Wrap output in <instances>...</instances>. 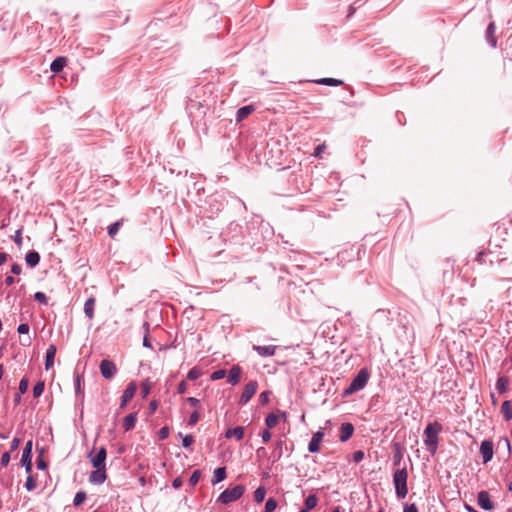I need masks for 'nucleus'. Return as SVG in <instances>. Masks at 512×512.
I'll return each mask as SVG.
<instances>
[{
	"instance_id": "f257e3e1",
	"label": "nucleus",
	"mask_w": 512,
	"mask_h": 512,
	"mask_svg": "<svg viewBox=\"0 0 512 512\" xmlns=\"http://www.w3.org/2000/svg\"><path fill=\"white\" fill-rule=\"evenodd\" d=\"M442 431V425L438 422L429 423L423 432V442L427 451L434 456L438 449L439 433Z\"/></svg>"
},
{
	"instance_id": "f03ea898",
	"label": "nucleus",
	"mask_w": 512,
	"mask_h": 512,
	"mask_svg": "<svg viewBox=\"0 0 512 512\" xmlns=\"http://www.w3.org/2000/svg\"><path fill=\"white\" fill-rule=\"evenodd\" d=\"M407 478H408V472L405 467L401 468V469H397L393 473V484L395 487V493L399 499L405 498L408 493Z\"/></svg>"
},
{
	"instance_id": "7ed1b4c3",
	"label": "nucleus",
	"mask_w": 512,
	"mask_h": 512,
	"mask_svg": "<svg viewBox=\"0 0 512 512\" xmlns=\"http://www.w3.org/2000/svg\"><path fill=\"white\" fill-rule=\"evenodd\" d=\"M369 380V372L366 368H362L352 379L349 386L343 391V396L347 397L362 390Z\"/></svg>"
},
{
	"instance_id": "20e7f679",
	"label": "nucleus",
	"mask_w": 512,
	"mask_h": 512,
	"mask_svg": "<svg viewBox=\"0 0 512 512\" xmlns=\"http://www.w3.org/2000/svg\"><path fill=\"white\" fill-rule=\"evenodd\" d=\"M244 491L245 488L243 485H236L233 488H227L219 495L217 502L226 505L237 501L242 497Z\"/></svg>"
},
{
	"instance_id": "39448f33",
	"label": "nucleus",
	"mask_w": 512,
	"mask_h": 512,
	"mask_svg": "<svg viewBox=\"0 0 512 512\" xmlns=\"http://www.w3.org/2000/svg\"><path fill=\"white\" fill-rule=\"evenodd\" d=\"M32 448L33 442L29 440L22 451L21 465L25 468L26 473H31L32 471Z\"/></svg>"
},
{
	"instance_id": "423d86ee",
	"label": "nucleus",
	"mask_w": 512,
	"mask_h": 512,
	"mask_svg": "<svg viewBox=\"0 0 512 512\" xmlns=\"http://www.w3.org/2000/svg\"><path fill=\"white\" fill-rule=\"evenodd\" d=\"M99 368L102 377L105 379H112L117 372L114 362L108 359H103L100 362Z\"/></svg>"
},
{
	"instance_id": "0eeeda50",
	"label": "nucleus",
	"mask_w": 512,
	"mask_h": 512,
	"mask_svg": "<svg viewBox=\"0 0 512 512\" xmlns=\"http://www.w3.org/2000/svg\"><path fill=\"white\" fill-rule=\"evenodd\" d=\"M257 387H258L257 381L248 382L245 385L244 390L240 396L239 404H241V405L247 404L250 401V399L254 396V394L256 393Z\"/></svg>"
},
{
	"instance_id": "6e6552de",
	"label": "nucleus",
	"mask_w": 512,
	"mask_h": 512,
	"mask_svg": "<svg viewBox=\"0 0 512 512\" xmlns=\"http://www.w3.org/2000/svg\"><path fill=\"white\" fill-rule=\"evenodd\" d=\"M477 504L485 511H491L494 509V503L491 501L490 494L486 490H481L477 494Z\"/></svg>"
},
{
	"instance_id": "1a4fd4ad",
	"label": "nucleus",
	"mask_w": 512,
	"mask_h": 512,
	"mask_svg": "<svg viewBox=\"0 0 512 512\" xmlns=\"http://www.w3.org/2000/svg\"><path fill=\"white\" fill-rule=\"evenodd\" d=\"M480 454L483 463L486 464L493 458V442L491 440H483L480 445Z\"/></svg>"
},
{
	"instance_id": "9d476101",
	"label": "nucleus",
	"mask_w": 512,
	"mask_h": 512,
	"mask_svg": "<svg viewBox=\"0 0 512 512\" xmlns=\"http://www.w3.org/2000/svg\"><path fill=\"white\" fill-rule=\"evenodd\" d=\"M96 470L89 475V482L94 485H100L107 479L105 467H94Z\"/></svg>"
},
{
	"instance_id": "9b49d317",
	"label": "nucleus",
	"mask_w": 512,
	"mask_h": 512,
	"mask_svg": "<svg viewBox=\"0 0 512 512\" xmlns=\"http://www.w3.org/2000/svg\"><path fill=\"white\" fill-rule=\"evenodd\" d=\"M324 438V432L322 429H319L315 432L308 444V451L310 453H317L320 450V444Z\"/></svg>"
},
{
	"instance_id": "f8f14e48",
	"label": "nucleus",
	"mask_w": 512,
	"mask_h": 512,
	"mask_svg": "<svg viewBox=\"0 0 512 512\" xmlns=\"http://www.w3.org/2000/svg\"><path fill=\"white\" fill-rule=\"evenodd\" d=\"M107 451L104 446L100 447L95 455L91 457L93 467H105Z\"/></svg>"
},
{
	"instance_id": "ddd939ff",
	"label": "nucleus",
	"mask_w": 512,
	"mask_h": 512,
	"mask_svg": "<svg viewBox=\"0 0 512 512\" xmlns=\"http://www.w3.org/2000/svg\"><path fill=\"white\" fill-rule=\"evenodd\" d=\"M136 389L137 386L135 382H131L128 384V386L126 387L122 394L120 408H124L127 405V403L134 397Z\"/></svg>"
},
{
	"instance_id": "4468645a",
	"label": "nucleus",
	"mask_w": 512,
	"mask_h": 512,
	"mask_svg": "<svg viewBox=\"0 0 512 512\" xmlns=\"http://www.w3.org/2000/svg\"><path fill=\"white\" fill-rule=\"evenodd\" d=\"M353 432H354V426L351 423H349V422L342 423L340 426V435H339L340 441L341 442L348 441L351 438V436L353 435Z\"/></svg>"
},
{
	"instance_id": "2eb2a0df",
	"label": "nucleus",
	"mask_w": 512,
	"mask_h": 512,
	"mask_svg": "<svg viewBox=\"0 0 512 512\" xmlns=\"http://www.w3.org/2000/svg\"><path fill=\"white\" fill-rule=\"evenodd\" d=\"M277 346L275 345H267V346H260V345H254L253 350L257 352V354L261 357H269L273 356L276 352Z\"/></svg>"
},
{
	"instance_id": "dca6fc26",
	"label": "nucleus",
	"mask_w": 512,
	"mask_h": 512,
	"mask_svg": "<svg viewBox=\"0 0 512 512\" xmlns=\"http://www.w3.org/2000/svg\"><path fill=\"white\" fill-rule=\"evenodd\" d=\"M57 352V348L54 344L49 345V347L46 350L45 355V369L49 370L54 365L55 355Z\"/></svg>"
},
{
	"instance_id": "f3484780",
	"label": "nucleus",
	"mask_w": 512,
	"mask_h": 512,
	"mask_svg": "<svg viewBox=\"0 0 512 512\" xmlns=\"http://www.w3.org/2000/svg\"><path fill=\"white\" fill-rule=\"evenodd\" d=\"M495 30H496L495 24H494V22H491V23H489V25L487 27L486 35H485L487 43L493 48H495L497 46Z\"/></svg>"
},
{
	"instance_id": "a211bd4d",
	"label": "nucleus",
	"mask_w": 512,
	"mask_h": 512,
	"mask_svg": "<svg viewBox=\"0 0 512 512\" xmlns=\"http://www.w3.org/2000/svg\"><path fill=\"white\" fill-rule=\"evenodd\" d=\"M83 380V375L80 374H77L74 379L75 395L80 400L81 403H83L84 400V390L82 388Z\"/></svg>"
},
{
	"instance_id": "6ab92c4d",
	"label": "nucleus",
	"mask_w": 512,
	"mask_h": 512,
	"mask_svg": "<svg viewBox=\"0 0 512 512\" xmlns=\"http://www.w3.org/2000/svg\"><path fill=\"white\" fill-rule=\"evenodd\" d=\"M240 375H241V368L238 365L232 366L228 373L227 382L231 385L238 384Z\"/></svg>"
},
{
	"instance_id": "aec40b11",
	"label": "nucleus",
	"mask_w": 512,
	"mask_h": 512,
	"mask_svg": "<svg viewBox=\"0 0 512 512\" xmlns=\"http://www.w3.org/2000/svg\"><path fill=\"white\" fill-rule=\"evenodd\" d=\"M226 438H232L235 437L237 441H240L244 437V427L242 426H236L233 428H229L225 432Z\"/></svg>"
},
{
	"instance_id": "412c9836",
	"label": "nucleus",
	"mask_w": 512,
	"mask_h": 512,
	"mask_svg": "<svg viewBox=\"0 0 512 512\" xmlns=\"http://www.w3.org/2000/svg\"><path fill=\"white\" fill-rule=\"evenodd\" d=\"M25 262L31 268L36 267L40 262V254L35 250L29 251L25 256Z\"/></svg>"
},
{
	"instance_id": "4be33fe9",
	"label": "nucleus",
	"mask_w": 512,
	"mask_h": 512,
	"mask_svg": "<svg viewBox=\"0 0 512 512\" xmlns=\"http://www.w3.org/2000/svg\"><path fill=\"white\" fill-rule=\"evenodd\" d=\"M94 306L95 298L91 296L84 303V314L90 320L94 318Z\"/></svg>"
},
{
	"instance_id": "5701e85b",
	"label": "nucleus",
	"mask_w": 512,
	"mask_h": 512,
	"mask_svg": "<svg viewBox=\"0 0 512 512\" xmlns=\"http://www.w3.org/2000/svg\"><path fill=\"white\" fill-rule=\"evenodd\" d=\"M255 110L254 106L247 105L238 109L236 113V121L241 122L247 118Z\"/></svg>"
},
{
	"instance_id": "b1692460",
	"label": "nucleus",
	"mask_w": 512,
	"mask_h": 512,
	"mask_svg": "<svg viewBox=\"0 0 512 512\" xmlns=\"http://www.w3.org/2000/svg\"><path fill=\"white\" fill-rule=\"evenodd\" d=\"M67 59L65 57H57L54 59L50 65V69L54 73H58L63 70L66 66Z\"/></svg>"
},
{
	"instance_id": "393cba45",
	"label": "nucleus",
	"mask_w": 512,
	"mask_h": 512,
	"mask_svg": "<svg viewBox=\"0 0 512 512\" xmlns=\"http://www.w3.org/2000/svg\"><path fill=\"white\" fill-rule=\"evenodd\" d=\"M137 421L136 413H130L123 419V428L125 431H130L135 427Z\"/></svg>"
},
{
	"instance_id": "a878e982",
	"label": "nucleus",
	"mask_w": 512,
	"mask_h": 512,
	"mask_svg": "<svg viewBox=\"0 0 512 512\" xmlns=\"http://www.w3.org/2000/svg\"><path fill=\"white\" fill-rule=\"evenodd\" d=\"M284 446H286V445H285V441H283V440H278L275 443V447L272 452L273 462L278 461L282 457ZM285 449L287 450V447H285Z\"/></svg>"
},
{
	"instance_id": "bb28decb",
	"label": "nucleus",
	"mask_w": 512,
	"mask_h": 512,
	"mask_svg": "<svg viewBox=\"0 0 512 512\" xmlns=\"http://www.w3.org/2000/svg\"><path fill=\"white\" fill-rule=\"evenodd\" d=\"M501 413L506 421L512 419V403L509 400H505L501 405Z\"/></svg>"
},
{
	"instance_id": "cd10ccee",
	"label": "nucleus",
	"mask_w": 512,
	"mask_h": 512,
	"mask_svg": "<svg viewBox=\"0 0 512 512\" xmlns=\"http://www.w3.org/2000/svg\"><path fill=\"white\" fill-rule=\"evenodd\" d=\"M227 476L226 468L225 467H218L214 470L212 484H218L222 482Z\"/></svg>"
},
{
	"instance_id": "c85d7f7f",
	"label": "nucleus",
	"mask_w": 512,
	"mask_h": 512,
	"mask_svg": "<svg viewBox=\"0 0 512 512\" xmlns=\"http://www.w3.org/2000/svg\"><path fill=\"white\" fill-rule=\"evenodd\" d=\"M509 385V379L506 376H500L496 382V389L500 394L507 391Z\"/></svg>"
},
{
	"instance_id": "c756f323",
	"label": "nucleus",
	"mask_w": 512,
	"mask_h": 512,
	"mask_svg": "<svg viewBox=\"0 0 512 512\" xmlns=\"http://www.w3.org/2000/svg\"><path fill=\"white\" fill-rule=\"evenodd\" d=\"M317 503H318L317 496L315 494L309 495L305 499V509L304 510H307V512H308L309 510L314 509L317 506Z\"/></svg>"
},
{
	"instance_id": "7c9ffc66",
	"label": "nucleus",
	"mask_w": 512,
	"mask_h": 512,
	"mask_svg": "<svg viewBox=\"0 0 512 512\" xmlns=\"http://www.w3.org/2000/svg\"><path fill=\"white\" fill-rule=\"evenodd\" d=\"M316 83L329 86H339L342 84V81L335 78H322L317 80Z\"/></svg>"
},
{
	"instance_id": "2f4dec72",
	"label": "nucleus",
	"mask_w": 512,
	"mask_h": 512,
	"mask_svg": "<svg viewBox=\"0 0 512 512\" xmlns=\"http://www.w3.org/2000/svg\"><path fill=\"white\" fill-rule=\"evenodd\" d=\"M86 493L84 491H78L73 499V505L74 506H80L85 500H86Z\"/></svg>"
},
{
	"instance_id": "473e14b6",
	"label": "nucleus",
	"mask_w": 512,
	"mask_h": 512,
	"mask_svg": "<svg viewBox=\"0 0 512 512\" xmlns=\"http://www.w3.org/2000/svg\"><path fill=\"white\" fill-rule=\"evenodd\" d=\"M278 502L275 498L270 497L267 499L265 503V510L266 512H274V510L277 508Z\"/></svg>"
},
{
	"instance_id": "72a5a7b5",
	"label": "nucleus",
	"mask_w": 512,
	"mask_h": 512,
	"mask_svg": "<svg viewBox=\"0 0 512 512\" xmlns=\"http://www.w3.org/2000/svg\"><path fill=\"white\" fill-rule=\"evenodd\" d=\"M44 388H45V383L43 381L37 382L33 387V396L35 398L40 397L44 392Z\"/></svg>"
},
{
	"instance_id": "f704fd0d",
	"label": "nucleus",
	"mask_w": 512,
	"mask_h": 512,
	"mask_svg": "<svg viewBox=\"0 0 512 512\" xmlns=\"http://www.w3.org/2000/svg\"><path fill=\"white\" fill-rule=\"evenodd\" d=\"M278 422V417L274 413H270L265 418V424L270 429L276 426Z\"/></svg>"
},
{
	"instance_id": "c9c22d12",
	"label": "nucleus",
	"mask_w": 512,
	"mask_h": 512,
	"mask_svg": "<svg viewBox=\"0 0 512 512\" xmlns=\"http://www.w3.org/2000/svg\"><path fill=\"white\" fill-rule=\"evenodd\" d=\"M265 495H266V491H265V488L264 487H258L255 492H254V500L257 502V503H261L264 498H265Z\"/></svg>"
},
{
	"instance_id": "e433bc0d",
	"label": "nucleus",
	"mask_w": 512,
	"mask_h": 512,
	"mask_svg": "<svg viewBox=\"0 0 512 512\" xmlns=\"http://www.w3.org/2000/svg\"><path fill=\"white\" fill-rule=\"evenodd\" d=\"M121 225H122V223L120 221H116V222L112 223L111 225H109L108 226V235L113 238L118 233Z\"/></svg>"
},
{
	"instance_id": "4c0bfd02",
	"label": "nucleus",
	"mask_w": 512,
	"mask_h": 512,
	"mask_svg": "<svg viewBox=\"0 0 512 512\" xmlns=\"http://www.w3.org/2000/svg\"><path fill=\"white\" fill-rule=\"evenodd\" d=\"M179 436L182 437V446L184 448H189L194 443V437L191 434L182 435V433H179Z\"/></svg>"
},
{
	"instance_id": "58836bf2",
	"label": "nucleus",
	"mask_w": 512,
	"mask_h": 512,
	"mask_svg": "<svg viewBox=\"0 0 512 512\" xmlns=\"http://www.w3.org/2000/svg\"><path fill=\"white\" fill-rule=\"evenodd\" d=\"M201 376V372L197 367H193L187 373V378L191 381L197 380Z\"/></svg>"
},
{
	"instance_id": "ea45409f",
	"label": "nucleus",
	"mask_w": 512,
	"mask_h": 512,
	"mask_svg": "<svg viewBox=\"0 0 512 512\" xmlns=\"http://www.w3.org/2000/svg\"><path fill=\"white\" fill-rule=\"evenodd\" d=\"M200 477H201L200 470L193 471V473L191 474V476L189 478V485L195 486L198 483Z\"/></svg>"
},
{
	"instance_id": "a19ab883",
	"label": "nucleus",
	"mask_w": 512,
	"mask_h": 512,
	"mask_svg": "<svg viewBox=\"0 0 512 512\" xmlns=\"http://www.w3.org/2000/svg\"><path fill=\"white\" fill-rule=\"evenodd\" d=\"M34 299H35L37 302H39L40 304L47 305V303H48V298H47L46 294H45V293H43V292H40V291H39V292H36V293L34 294Z\"/></svg>"
},
{
	"instance_id": "79ce46f5",
	"label": "nucleus",
	"mask_w": 512,
	"mask_h": 512,
	"mask_svg": "<svg viewBox=\"0 0 512 512\" xmlns=\"http://www.w3.org/2000/svg\"><path fill=\"white\" fill-rule=\"evenodd\" d=\"M225 376H226V370L218 369L211 374L210 378H211V380L215 381V380L223 379Z\"/></svg>"
},
{
	"instance_id": "37998d69",
	"label": "nucleus",
	"mask_w": 512,
	"mask_h": 512,
	"mask_svg": "<svg viewBox=\"0 0 512 512\" xmlns=\"http://www.w3.org/2000/svg\"><path fill=\"white\" fill-rule=\"evenodd\" d=\"M395 449L396 452L393 456V463L394 465H399L402 460V453L398 444H395Z\"/></svg>"
},
{
	"instance_id": "c03bdc74",
	"label": "nucleus",
	"mask_w": 512,
	"mask_h": 512,
	"mask_svg": "<svg viewBox=\"0 0 512 512\" xmlns=\"http://www.w3.org/2000/svg\"><path fill=\"white\" fill-rule=\"evenodd\" d=\"M25 488L28 491H33L36 488V481L34 480V478L31 475H29L26 479Z\"/></svg>"
},
{
	"instance_id": "a18cd8bd",
	"label": "nucleus",
	"mask_w": 512,
	"mask_h": 512,
	"mask_svg": "<svg viewBox=\"0 0 512 512\" xmlns=\"http://www.w3.org/2000/svg\"><path fill=\"white\" fill-rule=\"evenodd\" d=\"M28 385H29V381H28V379H27V378H25V377H24V378H22V379L20 380V382H19V387H18V389H19V393H20V394H24V393H26V391H27V389H28Z\"/></svg>"
},
{
	"instance_id": "49530a36",
	"label": "nucleus",
	"mask_w": 512,
	"mask_h": 512,
	"mask_svg": "<svg viewBox=\"0 0 512 512\" xmlns=\"http://www.w3.org/2000/svg\"><path fill=\"white\" fill-rule=\"evenodd\" d=\"M200 419V415L198 413L197 410L193 411L191 414H190V417H189V420H188V425L190 426H194Z\"/></svg>"
},
{
	"instance_id": "de8ad7c7",
	"label": "nucleus",
	"mask_w": 512,
	"mask_h": 512,
	"mask_svg": "<svg viewBox=\"0 0 512 512\" xmlns=\"http://www.w3.org/2000/svg\"><path fill=\"white\" fill-rule=\"evenodd\" d=\"M169 432H170L169 427L168 426H163L159 430V433H158L159 439L160 440H165L166 438H168Z\"/></svg>"
},
{
	"instance_id": "09e8293b",
	"label": "nucleus",
	"mask_w": 512,
	"mask_h": 512,
	"mask_svg": "<svg viewBox=\"0 0 512 512\" xmlns=\"http://www.w3.org/2000/svg\"><path fill=\"white\" fill-rule=\"evenodd\" d=\"M364 452L362 450H357L353 453L352 458L355 463H359L364 459Z\"/></svg>"
},
{
	"instance_id": "8fccbe9b",
	"label": "nucleus",
	"mask_w": 512,
	"mask_h": 512,
	"mask_svg": "<svg viewBox=\"0 0 512 512\" xmlns=\"http://www.w3.org/2000/svg\"><path fill=\"white\" fill-rule=\"evenodd\" d=\"M41 452H43V451L41 450ZM40 454H42V453H40ZM36 464H37V468H38L39 470H45V469L47 468V463H46V462H45V460L43 459L42 455H39V456L37 457Z\"/></svg>"
},
{
	"instance_id": "3c124183",
	"label": "nucleus",
	"mask_w": 512,
	"mask_h": 512,
	"mask_svg": "<svg viewBox=\"0 0 512 512\" xmlns=\"http://www.w3.org/2000/svg\"><path fill=\"white\" fill-rule=\"evenodd\" d=\"M269 391H263L259 395V402L261 405H266L269 402Z\"/></svg>"
},
{
	"instance_id": "603ef678",
	"label": "nucleus",
	"mask_w": 512,
	"mask_h": 512,
	"mask_svg": "<svg viewBox=\"0 0 512 512\" xmlns=\"http://www.w3.org/2000/svg\"><path fill=\"white\" fill-rule=\"evenodd\" d=\"M29 330H30V327L27 323H21L18 328H17V332L20 334V335H23V334H28L29 333Z\"/></svg>"
},
{
	"instance_id": "864d4df0",
	"label": "nucleus",
	"mask_w": 512,
	"mask_h": 512,
	"mask_svg": "<svg viewBox=\"0 0 512 512\" xmlns=\"http://www.w3.org/2000/svg\"><path fill=\"white\" fill-rule=\"evenodd\" d=\"M10 453L9 452H4L1 456V459H0V464L3 466V467H6L9 462H10Z\"/></svg>"
},
{
	"instance_id": "5fc2aeb1",
	"label": "nucleus",
	"mask_w": 512,
	"mask_h": 512,
	"mask_svg": "<svg viewBox=\"0 0 512 512\" xmlns=\"http://www.w3.org/2000/svg\"><path fill=\"white\" fill-rule=\"evenodd\" d=\"M324 149H325V145H324V144H320V145H318V146L315 148L313 155H314L315 157L320 158V157L322 156V153L324 152Z\"/></svg>"
},
{
	"instance_id": "6e6d98bb",
	"label": "nucleus",
	"mask_w": 512,
	"mask_h": 512,
	"mask_svg": "<svg viewBox=\"0 0 512 512\" xmlns=\"http://www.w3.org/2000/svg\"><path fill=\"white\" fill-rule=\"evenodd\" d=\"M403 512H419L417 506L412 504H405Z\"/></svg>"
},
{
	"instance_id": "4d7b16f0",
	"label": "nucleus",
	"mask_w": 512,
	"mask_h": 512,
	"mask_svg": "<svg viewBox=\"0 0 512 512\" xmlns=\"http://www.w3.org/2000/svg\"><path fill=\"white\" fill-rule=\"evenodd\" d=\"M14 242L16 245L20 246L22 244V232L21 230H17L14 235Z\"/></svg>"
},
{
	"instance_id": "13d9d810",
	"label": "nucleus",
	"mask_w": 512,
	"mask_h": 512,
	"mask_svg": "<svg viewBox=\"0 0 512 512\" xmlns=\"http://www.w3.org/2000/svg\"><path fill=\"white\" fill-rule=\"evenodd\" d=\"M22 271V267L20 264L18 263H14L12 266H11V273L15 274V275H19Z\"/></svg>"
},
{
	"instance_id": "bf43d9fd",
	"label": "nucleus",
	"mask_w": 512,
	"mask_h": 512,
	"mask_svg": "<svg viewBox=\"0 0 512 512\" xmlns=\"http://www.w3.org/2000/svg\"><path fill=\"white\" fill-rule=\"evenodd\" d=\"M187 390V383L185 381H181L179 384H178V387H177V392L179 394H184Z\"/></svg>"
},
{
	"instance_id": "052dcab7",
	"label": "nucleus",
	"mask_w": 512,
	"mask_h": 512,
	"mask_svg": "<svg viewBox=\"0 0 512 512\" xmlns=\"http://www.w3.org/2000/svg\"><path fill=\"white\" fill-rule=\"evenodd\" d=\"M187 403H189L192 407H197L200 405V400L195 397H188L186 399Z\"/></svg>"
},
{
	"instance_id": "680f3d73",
	"label": "nucleus",
	"mask_w": 512,
	"mask_h": 512,
	"mask_svg": "<svg viewBox=\"0 0 512 512\" xmlns=\"http://www.w3.org/2000/svg\"><path fill=\"white\" fill-rule=\"evenodd\" d=\"M182 479L180 477H176L173 481H172V487L175 488V489H179L181 486H182Z\"/></svg>"
},
{
	"instance_id": "e2e57ef3",
	"label": "nucleus",
	"mask_w": 512,
	"mask_h": 512,
	"mask_svg": "<svg viewBox=\"0 0 512 512\" xmlns=\"http://www.w3.org/2000/svg\"><path fill=\"white\" fill-rule=\"evenodd\" d=\"M261 437H262L263 442L266 443L271 439V433L269 432V430H264L261 433Z\"/></svg>"
},
{
	"instance_id": "0e129e2a",
	"label": "nucleus",
	"mask_w": 512,
	"mask_h": 512,
	"mask_svg": "<svg viewBox=\"0 0 512 512\" xmlns=\"http://www.w3.org/2000/svg\"><path fill=\"white\" fill-rule=\"evenodd\" d=\"M19 444H20V439L19 438H14L11 442V450H16L18 447H19Z\"/></svg>"
},
{
	"instance_id": "69168bd1",
	"label": "nucleus",
	"mask_w": 512,
	"mask_h": 512,
	"mask_svg": "<svg viewBox=\"0 0 512 512\" xmlns=\"http://www.w3.org/2000/svg\"><path fill=\"white\" fill-rule=\"evenodd\" d=\"M8 259V254L5 252H0V266L3 265Z\"/></svg>"
},
{
	"instance_id": "338daca9",
	"label": "nucleus",
	"mask_w": 512,
	"mask_h": 512,
	"mask_svg": "<svg viewBox=\"0 0 512 512\" xmlns=\"http://www.w3.org/2000/svg\"><path fill=\"white\" fill-rule=\"evenodd\" d=\"M157 406H158L157 401H155V400L151 401L149 404L150 412L151 413L155 412L157 409Z\"/></svg>"
},
{
	"instance_id": "774afa93",
	"label": "nucleus",
	"mask_w": 512,
	"mask_h": 512,
	"mask_svg": "<svg viewBox=\"0 0 512 512\" xmlns=\"http://www.w3.org/2000/svg\"><path fill=\"white\" fill-rule=\"evenodd\" d=\"M15 281H16V280H15V278H14V277H12V276H7V277L5 278V284H6V285H8V286H10V285L14 284V283H15Z\"/></svg>"
}]
</instances>
